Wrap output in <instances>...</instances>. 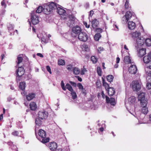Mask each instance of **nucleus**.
I'll use <instances>...</instances> for the list:
<instances>
[{
	"label": "nucleus",
	"instance_id": "f257e3e1",
	"mask_svg": "<svg viewBox=\"0 0 151 151\" xmlns=\"http://www.w3.org/2000/svg\"><path fill=\"white\" fill-rule=\"evenodd\" d=\"M62 6L55 3L51 2L49 4H46L44 8L45 14H49L52 13V11L56 9L57 12L59 15L64 14L66 13V11L62 8Z\"/></svg>",
	"mask_w": 151,
	"mask_h": 151
},
{
	"label": "nucleus",
	"instance_id": "f03ea898",
	"mask_svg": "<svg viewBox=\"0 0 151 151\" xmlns=\"http://www.w3.org/2000/svg\"><path fill=\"white\" fill-rule=\"evenodd\" d=\"M138 99L140 101V105L142 107L141 109L142 113L146 114L148 113V109L147 107V99L145 98V93H141L138 96Z\"/></svg>",
	"mask_w": 151,
	"mask_h": 151
},
{
	"label": "nucleus",
	"instance_id": "7ed1b4c3",
	"mask_svg": "<svg viewBox=\"0 0 151 151\" xmlns=\"http://www.w3.org/2000/svg\"><path fill=\"white\" fill-rule=\"evenodd\" d=\"M35 134L37 139L43 143H47L49 141V138L46 137V132L42 129H40L39 130L38 132V136L37 135L35 130Z\"/></svg>",
	"mask_w": 151,
	"mask_h": 151
},
{
	"label": "nucleus",
	"instance_id": "20e7f679",
	"mask_svg": "<svg viewBox=\"0 0 151 151\" xmlns=\"http://www.w3.org/2000/svg\"><path fill=\"white\" fill-rule=\"evenodd\" d=\"M143 60L147 68L151 69V52L143 57Z\"/></svg>",
	"mask_w": 151,
	"mask_h": 151
},
{
	"label": "nucleus",
	"instance_id": "39448f33",
	"mask_svg": "<svg viewBox=\"0 0 151 151\" xmlns=\"http://www.w3.org/2000/svg\"><path fill=\"white\" fill-rule=\"evenodd\" d=\"M81 32L82 30L81 27L78 26H76L72 28V32L70 35L72 37H76Z\"/></svg>",
	"mask_w": 151,
	"mask_h": 151
},
{
	"label": "nucleus",
	"instance_id": "423d86ee",
	"mask_svg": "<svg viewBox=\"0 0 151 151\" xmlns=\"http://www.w3.org/2000/svg\"><path fill=\"white\" fill-rule=\"evenodd\" d=\"M78 37L81 41L85 42L88 40V36L86 32H82L79 34Z\"/></svg>",
	"mask_w": 151,
	"mask_h": 151
},
{
	"label": "nucleus",
	"instance_id": "0eeeda50",
	"mask_svg": "<svg viewBox=\"0 0 151 151\" xmlns=\"http://www.w3.org/2000/svg\"><path fill=\"white\" fill-rule=\"evenodd\" d=\"M38 117L41 119H46L48 117V114L47 111L43 110L42 111H39L38 114Z\"/></svg>",
	"mask_w": 151,
	"mask_h": 151
},
{
	"label": "nucleus",
	"instance_id": "6e6552de",
	"mask_svg": "<svg viewBox=\"0 0 151 151\" xmlns=\"http://www.w3.org/2000/svg\"><path fill=\"white\" fill-rule=\"evenodd\" d=\"M132 87L133 91H137L140 90L141 86L138 81H133L132 82Z\"/></svg>",
	"mask_w": 151,
	"mask_h": 151
},
{
	"label": "nucleus",
	"instance_id": "1a4fd4ad",
	"mask_svg": "<svg viewBox=\"0 0 151 151\" xmlns=\"http://www.w3.org/2000/svg\"><path fill=\"white\" fill-rule=\"evenodd\" d=\"M137 46L138 47L139 46H141L145 44V38L143 37H140L137 38L136 40Z\"/></svg>",
	"mask_w": 151,
	"mask_h": 151
},
{
	"label": "nucleus",
	"instance_id": "9d476101",
	"mask_svg": "<svg viewBox=\"0 0 151 151\" xmlns=\"http://www.w3.org/2000/svg\"><path fill=\"white\" fill-rule=\"evenodd\" d=\"M106 102L107 104H110L111 105L115 106L116 103L114 98L111 97L109 98L107 96H105Z\"/></svg>",
	"mask_w": 151,
	"mask_h": 151
},
{
	"label": "nucleus",
	"instance_id": "9b49d317",
	"mask_svg": "<svg viewBox=\"0 0 151 151\" xmlns=\"http://www.w3.org/2000/svg\"><path fill=\"white\" fill-rule=\"evenodd\" d=\"M31 22L33 25H35L39 23V18L36 15H33L31 17Z\"/></svg>",
	"mask_w": 151,
	"mask_h": 151
},
{
	"label": "nucleus",
	"instance_id": "f8f14e48",
	"mask_svg": "<svg viewBox=\"0 0 151 151\" xmlns=\"http://www.w3.org/2000/svg\"><path fill=\"white\" fill-rule=\"evenodd\" d=\"M25 72V70L22 66L19 67L16 71V75L22 76Z\"/></svg>",
	"mask_w": 151,
	"mask_h": 151
},
{
	"label": "nucleus",
	"instance_id": "ddd939ff",
	"mask_svg": "<svg viewBox=\"0 0 151 151\" xmlns=\"http://www.w3.org/2000/svg\"><path fill=\"white\" fill-rule=\"evenodd\" d=\"M68 18L71 24H68V25L70 27H72L75 22L76 18L73 15L70 14L69 15Z\"/></svg>",
	"mask_w": 151,
	"mask_h": 151
},
{
	"label": "nucleus",
	"instance_id": "4468645a",
	"mask_svg": "<svg viewBox=\"0 0 151 151\" xmlns=\"http://www.w3.org/2000/svg\"><path fill=\"white\" fill-rule=\"evenodd\" d=\"M129 70L132 74H135L136 73L137 68L136 66L134 65H132L129 67Z\"/></svg>",
	"mask_w": 151,
	"mask_h": 151
},
{
	"label": "nucleus",
	"instance_id": "2eb2a0df",
	"mask_svg": "<svg viewBox=\"0 0 151 151\" xmlns=\"http://www.w3.org/2000/svg\"><path fill=\"white\" fill-rule=\"evenodd\" d=\"M48 146L51 150L54 151L57 148V144L55 142H50L49 143Z\"/></svg>",
	"mask_w": 151,
	"mask_h": 151
},
{
	"label": "nucleus",
	"instance_id": "dca6fc26",
	"mask_svg": "<svg viewBox=\"0 0 151 151\" xmlns=\"http://www.w3.org/2000/svg\"><path fill=\"white\" fill-rule=\"evenodd\" d=\"M99 24V21L97 20V19H95L93 20L91 22V26L93 29H95L98 26V25Z\"/></svg>",
	"mask_w": 151,
	"mask_h": 151
},
{
	"label": "nucleus",
	"instance_id": "f3484780",
	"mask_svg": "<svg viewBox=\"0 0 151 151\" xmlns=\"http://www.w3.org/2000/svg\"><path fill=\"white\" fill-rule=\"evenodd\" d=\"M135 24L134 22L132 21L128 22V27L129 29H134L135 28Z\"/></svg>",
	"mask_w": 151,
	"mask_h": 151
},
{
	"label": "nucleus",
	"instance_id": "a211bd4d",
	"mask_svg": "<svg viewBox=\"0 0 151 151\" xmlns=\"http://www.w3.org/2000/svg\"><path fill=\"white\" fill-rule=\"evenodd\" d=\"M146 49L145 48H142L139 50L138 53V56L139 57H142L146 54Z\"/></svg>",
	"mask_w": 151,
	"mask_h": 151
},
{
	"label": "nucleus",
	"instance_id": "6ab92c4d",
	"mask_svg": "<svg viewBox=\"0 0 151 151\" xmlns=\"http://www.w3.org/2000/svg\"><path fill=\"white\" fill-rule=\"evenodd\" d=\"M132 14L131 12L128 11L126 13L125 15L124 16V18H125L126 22H128L129 19L132 17Z\"/></svg>",
	"mask_w": 151,
	"mask_h": 151
},
{
	"label": "nucleus",
	"instance_id": "aec40b11",
	"mask_svg": "<svg viewBox=\"0 0 151 151\" xmlns=\"http://www.w3.org/2000/svg\"><path fill=\"white\" fill-rule=\"evenodd\" d=\"M35 96V93H29L26 96V99L28 101H29L34 98Z\"/></svg>",
	"mask_w": 151,
	"mask_h": 151
},
{
	"label": "nucleus",
	"instance_id": "412c9836",
	"mask_svg": "<svg viewBox=\"0 0 151 151\" xmlns=\"http://www.w3.org/2000/svg\"><path fill=\"white\" fill-rule=\"evenodd\" d=\"M14 26L13 25L10 24L8 25V29L11 35H14V33L12 32V31L14 30Z\"/></svg>",
	"mask_w": 151,
	"mask_h": 151
},
{
	"label": "nucleus",
	"instance_id": "4be33fe9",
	"mask_svg": "<svg viewBox=\"0 0 151 151\" xmlns=\"http://www.w3.org/2000/svg\"><path fill=\"white\" fill-rule=\"evenodd\" d=\"M107 91L109 96H112L114 95L115 93V89L112 87H110Z\"/></svg>",
	"mask_w": 151,
	"mask_h": 151
},
{
	"label": "nucleus",
	"instance_id": "5701e85b",
	"mask_svg": "<svg viewBox=\"0 0 151 151\" xmlns=\"http://www.w3.org/2000/svg\"><path fill=\"white\" fill-rule=\"evenodd\" d=\"M8 145L10 146V148L15 151H18V148L16 145H15L12 142H9L8 143Z\"/></svg>",
	"mask_w": 151,
	"mask_h": 151
},
{
	"label": "nucleus",
	"instance_id": "b1692460",
	"mask_svg": "<svg viewBox=\"0 0 151 151\" xmlns=\"http://www.w3.org/2000/svg\"><path fill=\"white\" fill-rule=\"evenodd\" d=\"M30 108L32 110L35 111L37 108L36 104L34 102H31L29 104Z\"/></svg>",
	"mask_w": 151,
	"mask_h": 151
},
{
	"label": "nucleus",
	"instance_id": "393cba45",
	"mask_svg": "<svg viewBox=\"0 0 151 151\" xmlns=\"http://www.w3.org/2000/svg\"><path fill=\"white\" fill-rule=\"evenodd\" d=\"M26 87V83L25 82H22L19 83V88L22 90L23 91L25 90Z\"/></svg>",
	"mask_w": 151,
	"mask_h": 151
},
{
	"label": "nucleus",
	"instance_id": "a878e982",
	"mask_svg": "<svg viewBox=\"0 0 151 151\" xmlns=\"http://www.w3.org/2000/svg\"><path fill=\"white\" fill-rule=\"evenodd\" d=\"M73 72L75 75H78L80 73V70L78 68L74 67L73 68Z\"/></svg>",
	"mask_w": 151,
	"mask_h": 151
},
{
	"label": "nucleus",
	"instance_id": "bb28decb",
	"mask_svg": "<svg viewBox=\"0 0 151 151\" xmlns=\"http://www.w3.org/2000/svg\"><path fill=\"white\" fill-rule=\"evenodd\" d=\"M31 78V75L30 74L28 75L25 74L22 77L23 79L22 80L23 81L28 80L30 79Z\"/></svg>",
	"mask_w": 151,
	"mask_h": 151
},
{
	"label": "nucleus",
	"instance_id": "cd10ccee",
	"mask_svg": "<svg viewBox=\"0 0 151 151\" xmlns=\"http://www.w3.org/2000/svg\"><path fill=\"white\" fill-rule=\"evenodd\" d=\"M35 122L37 125L40 126L42 124V121L40 118L38 117L36 119Z\"/></svg>",
	"mask_w": 151,
	"mask_h": 151
},
{
	"label": "nucleus",
	"instance_id": "c85d7f7f",
	"mask_svg": "<svg viewBox=\"0 0 151 151\" xmlns=\"http://www.w3.org/2000/svg\"><path fill=\"white\" fill-rule=\"evenodd\" d=\"M140 35V33L139 32L136 31L133 33L132 34V37L133 38L139 37V36Z\"/></svg>",
	"mask_w": 151,
	"mask_h": 151
},
{
	"label": "nucleus",
	"instance_id": "c756f323",
	"mask_svg": "<svg viewBox=\"0 0 151 151\" xmlns=\"http://www.w3.org/2000/svg\"><path fill=\"white\" fill-rule=\"evenodd\" d=\"M146 45L150 46L151 45V39L150 38L145 39V42Z\"/></svg>",
	"mask_w": 151,
	"mask_h": 151
},
{
	"label": "nucleus",
	"instance_id": "7c9ffc66",
	"mask_svg": "<svg viewBox=\"0 0 151 151\" xmlns=\"http://www.w3.org/2000/svg\"><path fill=\"white\" fill-rule=\"evenodd\" d=\"M114 78L113 76L111 75H108L106 76L107 80L110 83L113 81Z\"/></svg>",
	"mask_w": 151,
	"mask_h": 151
},
{
	"label": "nucleus",
	"instance_id": "2f4dec72",
	"mask_svg": "<svg viewBox=\"0 0 151 151\" xmlns=\"http://www.w3.org/2000/svg\"><path fill=\"white\" fill-rule=\"evenodd\" d=\"M101 37V35L99 33H96L94 35V38L96 41H98L99 40L100 38Z\"/></svg>",
	"mask_w": 151,
	"mask_h": 151
},
{
	"label": "nucleus",
	"instance_id": "473e14b6",
	"mask_svg": "<svg viewBox=\"0 0 151 151\" xmlns=\"http://www.w3.org/2000/svg\"><path fill=\"white\" fill-rule=\"evenodd\" d=\"M46 6V5L44 7H45ZM44 8L43 9V7L41 6H39L37 8V9L36 10V13H41L42 11L44 9ZM43 10L44 11V10ZM44 12L45 13V12Z\"/></svg>",
	"mask_w": 151,
	"mask_h": 151
},
{
	"label": "nucleus",
	"instance_id": "72a5a7b5",
	"mask_svg": "<svg viewBox=\"0 0 151 151\" xmlns=\"http://www.w3.org/2000/svg\"><path fill=\"white\" fill-rule=\"evenodd\" d=\"M136 98L135 97L133 96H131L129 99L128 101L132 104L134 103L135 101Z\"/></svg>",
	"mask_w": 151,
	"mask_h": 151
},
{
	"label": "nucleus",
	"instance_id": "f704fd0d",
	"mask_svg": "<svg viewBox=\"0 0 151 151\" xmlns=\"http://www.w3.org/2000/svg\"><path fill=\"white\" fill-rule=\"evenodd\" d=\"M124 62L126 63H131V60L129 56H127L125 57L124 58Z\"/></svg>",
	"mask_w": 151,
	"mask_h": 151
},
{
	"label": "nucleus",
	"instance_id": "c9c22d12",
	"mask_svg": "<svg viewBox=\"0 0 151 151\" xmlns=\"http://www.w3.org/2000/svg\"><path fill=\"white\" fill-rule=\"evenodd\" d=\"M65 88H66V89H67L70 92L72 91H73L72 87L68 83L66 84Z\"/></svg>",
	"mask_w": 151,
	"mask_h": 151
},
{
	"label": "nucleus",
	"instance_id": "e433bc0d",
	"mask_svg": "<svg viewBox=\"0 0 151 151\" xmlns=\"http://www.w3.org/2000/svg\"><path fill=\"white\" fill-rule=\"evenodd\" d=\"M71 95L72 96V98L73 99H75L77 98V96L76 93L73 91L71 92Z\"/></svg>",
	"mask_w": 151,
	"mask_h": 151
},
{
	"label": "nucleus",
	"instance_id": "4c0bfd02",
	"mask_svg": "<svg viewBox=\"0 0 151 151\" xmlns=\"http://www.w3.org/2000/svg\"><path fill=\"white\" fill-rule=\"evenodd\" d=\"M97 72L98 75L100 76H101L102 71L101 68L99 67H98L97 68Z\"/></svg>",
	"mask_w": 151,
	"mask_h": 151
},
{
	"label": "nucleus",
	"instance_id": "58836bf2",
	"mask_svg": "<svg viewBox=\"0 0 151 151\" xmlns=\"http://www.w3.org/2000/svg\"><path fill=\"white\" fill-rule=\"evenodd\" d=\"M91 60L94 63H95L97 62V59L95 56H92L91 57Z\"/></svg>",
	"mask_w": 151,
	"mask_h": 151
},
{
	"label": "nucleus",
	"instance_id": "ea45409f",
	"mask_svg": "<svg viewBox=\"0 0 151 151\" xmlns=\"http://www.w3.org/2000/svg\"><path fill=\"white\" fill-rule=\"evenodd\" d=\"M125 9H129V2L128 0H126L125 3L124 5Z\"/></svg>",
	"mask_w": 151,
	"mask_h": 151
},
{
	"label": "nucleus",
	"instance_id": "a19ab883",
	"mask_svg": "<svg viewBox=\"0 0 151 151\" xmlns=\"http://www.w3.org/2000/svg\"><path fill=\"white\" fill-rule=\"evenodd\" d=\"M58 63L60 65H65V63L64 60L61 59L58 60Z\"/></svg>",
	"mask_w": 151,
	"mask_h": 151
},
{
	"label": "nucleus",
	"instance_id": "79ce46f5",
	"mask_svg": "<svg viewBox=\"0 0 151 151\" xmlns=\"http://www.w3.org/2000/svg\"><path fill=\"white\" fill-rule=\"evenodd\" d=\"M104 86L106 90L107 91L110 87H109V85L106 82L104 83V84L103 85Z\"/></svg>",
	"mask_w": 151,
	"mask_h": 151
},
{
	"label": "nucleus",
	"instance_id": "37998d69",
	"mask_svg": "<svg viewBox=\"0 0 151 151\" xmlns=\"http://www.w3.org/2000/svg\"><path fill=\"white\" fill-rule=\"evenodd\" d=\"M22 76L17 75L16 80L17 82H18L22 80L21 79V78H22Z\"/></svg>",
	"mask_w": 151,
	"mask_h": 151
},
{
	"label": "nucleus",
	"instance_id": "c03bdc74",
	"mask_svg": "<svg viewBox=\"0 0 151 151\" xmlns=\"http://www.w3.org/2000/svg\"><path fill=\"white\" fill-rule=\"evenodd\" d=\"M61 88H62V89L64 91H65L66 90V88H65V86L64 84V83L63 81H61Z\"/></svg>",
	"mask_w": 151,
	"mask_h": 151
},
{
	"label": "nucleus",
	"instance_id": "a18cd8bd",
	"mask_svg": "<svg viewBox=\"0 0 151 151\" xmlns=\"http://www.w3.org/2000/svg\"><path fill=\"white\" fill-rule=\"evenodd\" d=\"M18 60V62L17 63V64L19 65L20 63L22 62L23 58L22 57H18L17 58Z\"/></svg>",
	"mask_w": 151,
	"mask_h": 151
},
{
	"label": "nucleus",
	"instance_id": "49530a36",
	"mask_svg": "<svg viewBox=\"0 0 151 151\" xmlns=\"http://www.w3.org/2000/svg\"><path fill=\"white\" fill-rule=\"evenodd\" d=\"M151 82H148L146 84V86L147 88L148 89H151V80H150Z\"/></svg>",
	"mask_w": 151,
	"mask_h": 151
},
{
	"label": "nucleus",
	"instance_id": "de8ad7c7",
	"mask_svg": "<svg viewBox=\"0 0 151 151\" xmlns=\"http://www.w3.org/2000/svg\"><path fill=\"white\" fill-rule=\"evenodd\" d=\"M146 74L148 77H150V78L149 79L150 80H151V71L149 70L146 72Z\"/></svg>",
	"mask_w": 151,
	"mask_h": 151
},
{
	"label": "nucleus",
	"instance_id": "09e8293b",
	"mask_svg": "<svg viewBox=\"0 0 151 151\" xmlns=\"http://www.w3.org/2000/svg\"><path fill=\"white\" fill-rule=\"evenodd\" d=\"M82 93L85 96L87 94V92L85 88H83L81 89Z\"/></svg>",
	"mask_w": 151,
	"mask_h": 151
},
{
	"label": "nucleus",
	"instance_id": "8fccbe9b",
	"mask_svg": "<svg viewBox=\"0 0 151 151\" xmlns=\"http://www.w3.org/2000/svg\"><path fill=\"white\" fill-rule=\"evenodd\" d=\"M96 85L97 87H99L101 86V81L99 80H97L96 82Z\"/></svg>",
	"mask_w": 151,
	"mask_h": 151
},
{
	"label": "nucleus",
	"instance_id": "3c124183",
	"mask_svg": "<svg viewBox=\"0 0 151 151\" xmlns=\"http://www.w3.org/2000/svg\"><path fill=\"white\" fill-rule=\"evenodd\" d=\"M77 86L78 87L79 89L80 90H81L82 89H83V86L82 85V84L81 83H78L77 84Z\"/></svg>",
	"mask_w": 151,
	"mask_h": 151
},
{
	"label": "nucleus",
	"instance_id": "603ef678",
	"mask_svg": "<svg viewBox=\"0 0 151 151\" xmlns=\"http://www.w3.org/2000/svg\"><path fill=\"white\" fill-rule=\"evenodd\" d=\"M47 70L49 73L50 74H52V72L50 67L49 65H47L46 67Z\"/></svg>",
	"mask_w": 151,
	"mask_h": 151
},
{
	"label": "nucleus",
	"instance_id": "864d4df0",
	"mask_svg": "<svg viewBox=\"0 0 151 151\" xmlns=\"http://www.w3.org/2000/svg\"><path fill=\"white\" fill-rule=\"evenodd\" d=\"M87 70L85 68H83V69H81V74L82 75H83L85 74V73L87 71Z\"/></svg>",
	"mask_w": 151,
	"mask_h": 151
},
{
	"label": "nucleus",
	"instance_id": "5fc2aeb1",
	"mask_svg": "<svg viewBox=\"0 0 151 151\" xmlns=\"http://www.w3.org/2000/svg\"><path fill=\"white\" fill-rule=\"evenodd\" d=\"M96 32H100L99 33H101L102 32V29L100 28H98L96 29Z\"/></svg>",
	"mask_w": 151,
	"mask_h": 151
},
{
	"label": "nucleus",
	"instance_id": "6e6d98bb",
	"mask_svg": "<svg viewBox=\"0 0 151 151\" xmlns=\"http://www.w3.org/2000/svg\"><path fill=\"white\" fill-rule=\"evenodd\" d=\"M41 41L42 42H43L44 43H46L48 42L47 40L44 37H42L41 38Z\"/></svg>",
	"mask_w": 151,
	"mask_h": 151
},
{
	"label": "nucleus",
	"instance_id": "4d7b16f0",
	"mask_svg": "<svg viewBox=\"0 0 151 151\" xmlns=\"http://www.w3.org/2000/svg\"><path fill=\"white\" fill-rule=\"evenodd\" d=\"M73 68L72 65L70 64L68 65L67 67V69L69 70H72Z\"/></svg>",
	"mask_w": 151,
	"mask_h": 151
},
{
	"label": "nucleus",
	"instance_id": "13d9d810",
	"mask_svg": "<svg viewBox=\"0 0 151 151\" xmlns=\"http://www.w3.org/2000/svg\"><path fill=\"white\" fill-rule=\"evenodd\" d=\"M69 83L73 86L74 87H76V83L72 81H70Z\"/></svg>",
	"mask_w": 151,
	"mask_h": 151
},
{
	"label": "nucleus",
	"instance_id": "bf43d9fd",
	"mask_svg": "<svg viewBox=\"0 0 151 151\" xmlns=\"http://www.w3.org/2000/svg\"><path fill=\"white\" fill-rule=\"evenodd\" d=\"M19 133L18 131H15L12 133V134L14 136H17L18 134Z\"/></svg>",
	"mask_w": 151,
	"mask_h": 151
},
{
	"label": "nucleus",
	"instance_id": "052dcab7",
	"mask_svg": "<svg viewBox=\"0 0 151 151\" xmlns=\"http://www.w3.org/2000/svg\"><path fill=\"white\" fill-rule=\"evenodd\" d=\"M83 24L86 28H89L90 27V25L89 24L88 25L87 23L86 22H84Z\"/></svg>",
	"mask_w": 151,
	"mask_h": 151
},
{
	"label": "nucleus",
	"instance_id": "680f3d73",
	"mask_svg": "<svg viewBox=\"0 0 151 151\" xmlns=\"http://www.w3.org/2000/svg\"><path fill=\"white\" fill-rule=\"evenodd\" d=\"M14 98H12L11 97L9 96L7 98V101L9 102H10L11 101V100H14Z\"/></svg>",
	"mask_w": 151,
	"mask_h": 151
},
{
	"label": "nucleus",
	"instance_id": "e2e57ef3",
	"mask_svg": "<svg viewBox=\"0 0 151 151\" xmlns=\"http://www.w3.org/2000/svg\"><path fill=\"white\" fill-rule=\"evenodd\" d=\"M1 5L2 6H4V7L6 6V5L5 3L4 0H3L1 2Z\"/></svg>",
	"mask_w": 151,
	"mask_h": 151
},
{
	"label": "nucleus",
	"instance_id": "0e129e2a",
	"mask_svg": "<svg viewBox=\"0 0 151 151\" xmlns=\"http://www.w3.org/2000/svg\"><path fill=\"white\" fill-rule=\"evenodd\" d=\"M75 77L77 78L78 80L80 81L81 82L82 81V79L80 77L78 76H75Z\"/></svg>",
	"mask_w": 151,
	"mask_h": 151
},
{
	"label": "nucleus",
	"instance_id": "69168bd1",
	"mask_svg": "<svg viewBox=\"0 0 151 151\" xmlns=\"http://www.w3.org/2000/svg\"><path fill=\"white\" fill-rule=\"evenodd\" d=\"M103 49V47H99L98 49V52L99 53H101L100 51H102Z\"/></svg>",
	"mask_w": 151,
	"mask_h": 151
},
{
	"label": "nucleus",
	"instance_id": "338daca9",
	"mask_svg": "<svg viewBox=\"0 0 151 151\" xmlns=\"http://www.w3.org/2000/svg\"><path fill=\"white\" fill-rule=\"evenodd\" d=\"M5 13L4 10H3L1 12H0V16L4 15ZM0 21H1V20L0 19Z\"/></svg>",
	"mask_w": 151,
	"mask_h": 151
},
{
	"label": "nucleus",
	"instance_id": "774afa93",
	"mask_svg": "<svg viewBox=\"0 0 151 151\" xmlns=\"http://www.w3.org/2000/svg\"><path fill=\"white\" fill-rule=\"evenodd\" d=\"M37 55L41 58H42L43 57V55L41 53H37Z\"/></svg>",
	"mask_w": 151,
	"mask_h": 151
}]
</instances>
